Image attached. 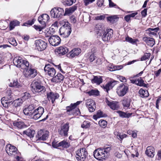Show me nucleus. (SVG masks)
I'll return each mask as SVG.
<instances>
[{
    "instance_id": "nucleus-1",
    "label": "nucleus",
    "mask_w": 161,
    "mask_h": 161,
    "mask_svg": "<svg viewBox=\"0 0 161 161\" xmlns=\"http://www.w3.org/2000/svg\"><path fill=\"white\" fill-rule=\"evenodd\" d=\"M63 25L59 30L60 35L64 38L68 37L71 32V27L70 24L67 21L61 22Z\"/></svg>"
},
{
    "instance_id": "nucleus-2",
    "label": "nucleus",
    "mask_w": 161,
    "mask_h": 161,
    "mask_svg": "<svg viewBox=\"0 0 161 161\" xmlns=\"http://www.w3.org/2000/svg\"><path fill=\"white\" fill-rule=\"evenodd\" d=\"M31 87L32 92L37 95L43 94L46 91L45 87L39 82H33L31 84Z\"/></svg>"
},
{
    "instance_id": "nucleus-3",
    "label": "nucleus",
    "mask_w": 161,
    "mask_h": 161,
    "mask_svg": "<svg viewBox=\"0 0 161 161\" xmlns=\"http://www.w3.org/2000/svg\"><path fill=\"white\" fill-rule=\"evenodd\" d=\"M82 102V101H78L74 103H71L69 106L66 107V112L69 115H78L80 114V112L78 108H75L77 106Z\"/></svg>"
},
{
    "instance_id": "nucleus-4",
    "label": "nucleus",
    "mask_w": 161,
    "mask_h": 161,
    "mask_svg": "<svg viewBox=\"0 0 161 161\" xmlns=\"http://www.w3.org/2000/svg\"><path fill=\"white\" fill-rule=\"evenodd\" d=\"M6 150L8 155L13 156L15 158V161L21 160V158L19 156V153H17V149L15 146L8 144L6 146Z\"/></svg>"
},
{
    "instance_id": "nucleus-5",
    "label": "nucleus",
    "mask_w": 161,
    "mask_h": 161,
    "mask_svg": "<svg viewBox=\"0 0 161 161\" xmlns=\"http://www.w3.org/2000/svg\"><path fill=\"white\" fill-rule=\"evenodd\" d=\"M14 65L17 67L21 68L23 69H26L29 67V64L26 60H23L20 57H16L14 58L13 61Z\"/></svg>"
},
{
    "instance_id": "nucleus-6",
    "label": "nucleus",
    "mask_w": 161,
    "mask_h": 161,
    "mask_svg": "<svg viewBox=\"0 0 161 161\" xmlns=\"http://www.w3.org/2000/svg\"><path fill=\"white\" fill-rule=\"evenodd\" d=\"M129 90V85L126 83H121L118 86L116 89V92L119 97L125 95Z\"/></svg>"
},
{
    "instance_id": "nucleus-7",
    "label": "nucleus",
    "mask_w": 161,
    "mask_h": 161,
    "mask_svg": "<svg viewBox=\"0 0 161 161\" xmlns=\"http://www.w3.org/2000/svg\"><path fill=\"white\" fill-rule=\"evenodd\" d=\"M76 158L78 161H84L87 155V152L84 147L80 148L76 152Z\"/></svg>"
},
{
    "instance_id": "nucleus-8",
    "label": "nucleus",
    "mask_w": 161,
    "mask_h": 161,
    "mask_svg": "<svg viewBox=\"0 0 161 161\" xmlns=\"http://www.w3.org/2000/svg\"><path fill=\"white\" fill-rule=\"evenodd\" d=\"M51 16L54 18H61L64 16V11L63 8H54L50 11Z\"/></svg>"
},
{
    "instance_id": "nucleus-9",
    "label": "nucleus",
    "mask_w": 161,
    "mask_h": 161,
    "mask_svg": "<svg viewBox=\"0 0 161 161\" xmlns=\"http://www.w3.org/2000/svg\"><path fill=\"white\" fill-rule=\"evenodd\" d=\"M94 157L99 160H103L107 158V155H105L102 148H97L94 150L93 153Z\"/></svg>"
},
{
    "instance_id": "nucleus-10",
    "label": "nucleus",
    "mask_w": 161,
    "mask_h": 161,
    "mask_svg": "<svg viewBox=\"0 0 161 161\" xmlns=\"http://www.w3.org/2000/svg\"><path fill=\"white\" fill-rule=\"evenodd\" d=\"M35 48L38 51H42L45 49L47 46V43L42 40H37L35 41Z\"/></svg>"
},
{
    "instance_id": "nucleus-11",
    "label": "nucleus",
    "mask_w": 161,
    "mask_h": 161,
    "mask_svg": "<svg viewBox=\"0 0 161 161\" xmlns=\"http://www.w3.org/2000/svg\"><path fill=\"white\" fill-rule=\"evenodd\" d=\"M69 124L66 123L61 126L60 129H59L58 131L59 135L62 136L67 137L68 136V131L69 128Z\"/></svg>"
},
{
    "instance_id": "nucleus-12",
    "label": "nucleus",
    "mask_w": 161,
    "mask_h": 161,
    "mask_svg": "<svg viewBox=\"0 0 161 161\" xmlns=\"http://www.w3.org/2000/svg\"><path fill=\"white\" fill-rule=\"evenodd\" d=\"M49 132L45 130H41L38 132L36 137L39 140L45 141L48 137Z\"/></svg>"
},
{
    "instance_id": "nucleus-13",
    "label": "nucleus",
    "mask_w": 161,
    "mask_h": 161,
    "mask_svg": "<svg viewBox=\"0 0 161 161\" xmlns=\"http://www.w3.org/2000/svg\"><path fill=\"white\" fill-rule=\"evenodd\" d=\"M50 44L53 46H56L58 45L61 42L60 37L57 35H52L48 39Z\"/></svg>"
},
{
    "instance_id": "nucleus-14",
    "label": "nucleus",
    "mask_w": 161,
    "mask_h": 161,
    "mask_svg": "<svg viewBox=\"0 0 161 161\" xmlns=\"http://www.w3.org/2000/svg\"><path fill=\"white\" fill-rule=\"evenodd\" d=\"M44 70L46 73L51 77H53L56 73L55 69L53 67H51L50 64H48L45 65Z\"/></svg>"
},
{
    "instance_id": "nucleus-15",
    "label": "nucleus",
    "mask_w": 161,
    "mask_h": 161,
    "mask_svg": "<svg viewBox=\"0 0 161 161\" xmlns=\"http://www.w3.org/2000/svg\"><path fill=\"white\" fill-rule=\"evenodd\" d=\"M113 33V30L111 29L106 30L105 31H104L102 36L103 41L106 42L109 40L112 37Z\"/></svg>"
},
{
    "instance_id": "nucleus-16",
    "label": "nucleus",
    "mask_w": 161,
    "mask_h": 161,
    "mask_svg": "<svg viewBox=\"0 0 161 161\" xmlns=\"http://www.w3.org/2000/svg\"><path fill=\"white\" fill-rule=\"evenodd\" d=\"M28 67H27V69H25L26 71V72H25L24 74L25 76L28 78L34 77L37 74L36 70L34 69L30 68L28 71Z\"/></svg>"
},
{
    "instance_id": "nucleus-17",
    "label": "nucleus",
    "mask_w": 161,
    "mask_h": 161,
    "mask_svg": "<svg viewBox=\"0 0 161 161\" xmlns=\"http://www.w3.org/2000/svg\"><path fill=\"white\" fill-rule=\"evenodd\" d=\"M35 108L32 105H30L23 110V112L25 114L30 116L32 119Z\"/></svg>"
},
{
    "instance_id": "nucleus-18",
    "label": "nucleus",
    "mask_w": 161,
    "mask_h": 161,
    "mask_svg": "<svg viewBox=\"0 0 161 161\" xmlns=\"http://www.w3.org/2000/svg\"><path fill=\"white\" fill-rule=\"evenodd\" d=\"M118 83V81L114 80H111L109 81L105 85L103 86L104 89L106 90V91L108 92V91L112 89L115 85Z\"/></svg>"
},
{
    "instance_id": "nucleus-19",
    "label": "nucleus",
    "mask_w": 161,
    "mask_h": 161,
    "mask_svg": "<svg viewBox=\"0 0 161 161\" xmlns=\"http://www.w3.org/2000/svg\"><path fill=\"white\" fill-rule=\"evenodd\" d=\"M47 95L48 100L49 101H51L52 103H53L55 100L59 97L58 94L52 92L47 93Z\"/></svg>"
},
{
    "instance_id": "nucleus-20",
    "label": "nucleus",
    "mask_w": 161,
    "mask_h": 161,
    "mask_svg": "<svg viewBox=\"0 0 161 161\" xmlns=\"http://www.w3.org/2000/svg\"><path fill=\"white\" fill-rule=\"evenodd\" d=\"M68 52L67 48L65 47L61 46L56 49L55 52L56 54L60 56L66 54Z\"/></svg>"
},
{
    "instance_id": "nucleus-21",
    "label": "nucleus",
    "mask_w": 161,
    "mask_h": 161,
    "mask_svg": "<svg viewBox=\"0 0 161 161\" xmlns=\"http://www.w3.org/2000/svg\"><path fill=\"white\" fill-rule=\"evenodd\" d=\"M49 19V16L46 14H43L38 17V21L39 22L43 25H46V22Z\"/></svg>"
},
{
    "instance_id": "nucleus-22",
    "label": "nucleus",
    "mask_w": 161,
    "mask_h": 161,
    "mask_svg": "<svg viewBox=\"0 0 161 161\" xmlns=\"http://www.w3.org/2000/svg\"><path fill=\"white\" fill-rule=\"evenodd\" d=\"M131 100L130 98L124 97L121 101V103L123 107L126 109H130Z\"/></svg>"
},
{
    "instance_id": "nucleus-23",
    "label": "nucleus",
    "mask_w": 161,
    "mask_h": 161,
    "mask_svg": "<svg viewBox=\"0 0 161 161\" xmlns=\"http://www.w3.org/2000/svg\"><path fill=\"white\" fill-rule=\"evenodd\" d=\"M106 103L110 108L114 110H117L119 108L118 103L116 102H110L107 100Z\"/></svg>"
},
{
    "instance_id": "nucleus-24",
    "label": "nucleus",
    "mask_w": 161,
    "mask_h": 161,
    "mask_svg": "<svg viewBox=\"0 0 161 161\" xmlns=\"http://www.w3.org/2000/svg\"><path fill=\"white\" fill-rule=\"evenodd\" d=\"M143 40L148 45L152 47L155 44V41L153 38L148 37L143 38Z\"/></svg>"
},
{
    "instance_id": "nucleus-25",
    "label": "nucleus",
    "mask_w": 161,
    "mask_h": 161,
    "mask_svg": "<svg viewBox=\"0 0 161 161\" xmlns=\"http://www.w3.org/2000/svg\"><path fill=\"white\" fill-rule=\"evenodd\" d=\"M146 154L148 157L153 158L154 155V148L152 146H148L145 152Z\"/></svg>"
},
{
    "instance_id": "nucleus-26",
    "label": "nucleus",
    "mask_w": 161,
    "mask_h": 161,
    "mask_svg": "<svg viewBox=\"0 0 161 161\" xmlns=\"http://www.w3.org/2000/svg\"><path fill=\"white\" fill-rule=\"evenodd\" d=\"M64 78V76L60 73H58L57 75L52 79L53 82H60L63 81Z\"/></svg>"
},
{
    "instance_id": "nucleus-27",
    "label": "nucleus",
    "mask_w": 161,
    "mask_h": 161,
    "mask_svg": "<svg viewBox=\"0 0 161 161\" xmlns=\"http://www.w3.org/2000/svg\"><path fill=\"white\" fill-rule=\"evenodd\" d=\"M81 52V50L80 48L74 49L69 52V57L71 58H74L78 56Z\"/></svg>"
},
{
    "instance_id": "nucleus-28",
    "label": "nucleus",
    "mask_w": 161,
    "mask_h": 161,
    "mask_svg": "<svg viewBox=\"0 0 161 161\" xmlns=\"http://www.w3.org/2000/svg\"><path fill=\"white\" fill-rule=\"evenodd\" d=\"M14 126L19 129H23L26 127V125L23 122L15 121L13 122Z\"/></svg>"
},
{
    "instance_id": "nucleus-29",
    "label": "nucleus",
    "mask_w": 161,
    "mask_h": 161,
    "mask_svg": "<svg viewBox=\"0 0 161 161\" xmlns=\"http://www.w3.org/2000/svg\"><path fill=\"white\" fill-rule=\"evenodd\" d=\"M117 113L120 117L122 118H129L132 114V113H127L120 110L117 111Z\"/></svg>"
},
{
    "instance_id": "nucleus-30",
    "label": "nucleus",
    "mask_w": 161,
    "mask_h": 161,
    "mask_svg": "<svg viewBox=\"0 0 161 161\" xmlns=\"http://www.w3.org/2000/svg\"><path fill=\"white\" fill-rule=\"evenodd\" d=\"M7 109L9 111L11 112H16L18 111L17 108L15 106V105L12 101H10V104L8 105Z\"/></svg>"
},
{
    "instance_id": "nucleus-31",
    "label": "nucleus",
    "mask_w": 161,
    "mask_h": 161,
    "mask_svg": "<svg viewBox=\"0 0 161 161\" xmlns=\"http://www.w3.org/2000/svg\"><path fill=\"white\" fill-rule=\"evenodd\" d=\"M103 82V79L100 76H93V78L92 80V82L93 83H96L99 85Z\"/></svg>"
},
{
    "instance_id": "nucleus-32",
    "label": "nucleus",
    "mask_w": 161,
    "mask_h": 161,
    "mask_svg": "<svg viewBox=\"0 0 161 161\" xmlns=\"http://www.w3.org/2000/svg\"><path fill=\"white\" fill-rule=\"evenodd\" d=\"M107 18V20L110 23L114 24L118 21L119 18L117 15H114L108 17Z\"/></svg>"
},
{
    "instance_id": "nucleus-33",
    "label": "nucleus",
    "mask_w": 161,
    "mask_h": 161,
    "mask_svg": "<svg viewBox=\"0 0 161 161\" xmlns=\"http://www.w3.org/2000/svg\"><path fill=\"white\" fill-rule=\"evenodd\" d=\"M9 86L11 87L17 88H20L22 86L21 84L18 82L17 79L12 80L9 84Z\"/></svg>"
},
{
    "instance_id": "nucleus-34",
    "label": "nucleus",
    "mask_w": 161,
    "mask_h": 161,
    "mask_svg": "<svg viewBox=\"0 0 161 161\" xmlns=\"http://www.w3.org/2000/svg\"><path fill=\"white\" fill-rule=\"evenodd\" d=\"M106 116L107 115L106 114H103L102 111L99 110L98 111L96 114L93 115V118L94 119L96 120L98 118Z\"/></svg>"
},
{
    "instance_id": "nucleus-35",
    "label": "nucleus",
    "mask_w": 161,
    "mask_h": 161,
    "mask_svg": "<svg viewBox=\"0 0 161 161\" xmlns=\"http://www.w3.org/2000/svg\"><path fill=\"white\" fill-rule=\"evenodd\" d=\"M23 133L30 137V138L33 137L35 134V131L34 130L30 129H28L26 130L23 131Z\"/></svg>"
},
{
    "instance_id": "nucleus-36",
    "label": "nucleus",
    "mask_w": 161,
    "mask_h": 161,
    "mask_svg": "<svg viewBox=\"0 0 161 161\" xmlns=\"http://www.w3.org/2000/svg\"><path fill=\"white\" fill-rule=\"evenodd\" d=\"M159 30V28L157 27L155 28H149L147 30L149 31L148 34L150 36L152 35L155 36L157 35V33Z\"/></svg>"
},
{
    "instance_id": "nucleus-37",
    "label": "nucleus",
    "mask_w": 161,
    "mask_h": 161,
    "mask_svg": "<svg viewBox=\"0 0 161 161\" xmlns=\"http://www.w3.org/2000/svg\"><path fill=\"white\" fill-rule=\"evenodd\" d=\"M6 97H3L1 99V103L4 107L7 108L8 107V105L10 104V102L8 99L6 100Z\"/></svg>"
},
{
    "instance_id": "nucleus-38",
    "label": "nucleus",
    "mask_w": 161,
    "mask_h": 161,
    "mask_svg": "<svg viewBox=\"0 0 161 161\" xmlns=\"http://www.w3.org/2000/svg\"><path fill=\"white\" fill-rule=\"evenodd\" d=\"M139 93L141 97H147L149 96V94L147 91L144 90L142 89H141L139 91Z\"/></svg>"
},
{
    "instance_id": "nucleus-39",
    "label": "nucleus",
    "mask_w": 161,
    "mask_h": 161,
    "mask_svg": "<svg viewBox=\"0 0 161 161\" xmlns=\"http://www.w3.org/2000/svg\"><path fill=\"white\" fill-rule=\"evenodd\" d=\"M19 22L17 20L11 21L9 23V29L10 31L13 29L15 26L19 25Z\"/></svg>"
},
{
    "instance_id": "nucleus-40",
    "label": "nucleus",
    "mask_w": 161,
    "mask_h": 161,
    "mask_svg": "<svg viewBox=\"0 0 161 161\" xmlns=\"http://www.w3.org/2000/svg\"><path fill=\"white\" fill-rule=\"evenodd\" d=\"M59 145L60 147H61L64 148H68L70 146V144L67 141L64 140L60 142Z\"/></svg>"
},
{
    "instance_id": "nucleus-41",
    "label": "nucleus",
    "mask_w": 161,
    "mask_h": 161,
    "mask_svg": "<svg viewBox=\"0 0 161 161\" xmlns=\"http://www.w3.org/2000/svg\"><path fill=\"white\" fill-rule=\"evenodd\" d=\"M144 80L142 79L141 77H140L137 79L136 85L140 86H143L145 87H147V85L145 84L144 82Z\"/></svg>"
},
{
    "instance_id": "nucleus-42",
    "label": "nucleus",
    "mask_w": 161,
    "mask_h": 161,
    "mask_svg": "<svg viewBox=\"0 0 161 161\" xmlns=\"http://www.w3.org/2000/svg\"><path fill=\"white\" fill-rule=\"evenodd\" d=\"M23 102V101L22 99L18 98L14 100L13 102L14 104V105H15V106L18 108V107L21 105Z\"/></svg>"
},
{
    "instance_id": "nucleus-43",
    "label": "nucleus",
    "mask_w": 161,
    "mask_h": 161,
    "mask_svg": "<svg viewBox=\"0 0 161 161\" xmlns=\"http://www.w3.org/2000/svg\"><path fill=\"white\" fill-rule=\"evenodd\" d=\"M36 19L34 18L31 20H29L24 23L22 25L27 26H31L34 23Z\"/></svg>"
},
{
    "instance_id": "nucleus-44",
    "label": "nucleus",
    "mask_w": 161,
    "mask_h": 161,
    "mask_svg": "<svg viewBox=\"0 0 161 161\" xmlns=\"http://www.w3.org/2000/svg\"><path fill=\"white\" fill-rule=\"evenodd\" d=\"M76 0H65L63 2L64 5L70 6L76 2Z\"/></svg>"
},
{
    "instance_id": "nucleus-45",
    "label": "nucleus",
    "mask_w": 161,
    "mask_h": 161,
    "mask_svg": "<svg viewBox=\"0 0 161 161\" xmlns=\"http://www.w3.org/2000/svg\"><path fill=\"white\" fill-rule=\"evenodd\" d=\"M125 41L133 44H135L136 43V42L138 41V40L136 39H133L129 36H127L125 38Z\"/></svg>"
},
{
    "instance_id": "nucleus-46",
    "label": "nucleus",
    "mask_w": 161,
    "mask_h": 161,
    "mask_svg": "<svg viewBox=\"0 0 161 161\" xmlns=\"http://www.w3.org/2000/svg\"><path fill=\"white\" fill-rule=\"evenodd\" d=\"M33 115L32 117V119H34L36 120L42 117L41 115H39V113L37 112L35 109H34Z\"/></svg>"
},
{
    "instance_id": "nucleus-47",
    "label": "nucleus",
    "mask_w": 161,
    "mask_h": 161,
    "mask_svg": "<svg viewBox=\"0 0 161 161\" xmlns=\"http://www.w3.org/2000/svg\"><path fill=\"white\" fill-rule=\"evenodd\" d=\"M98 124L101 127L104 128L107 126V122L104 120L101 119L99 121Z\"/></svg>"
},
{
    "instance_id": "nucleus-48",
    "label": "nucleus",
    "mask_w": 161,
    "mask_h": 161,
    "mask_svg": "<svg viewBox=\"0 0 161 161\" xmlns=\"http://www.w3.org/2000/svg\"><path fill=\"white\" fill-rule=\"evenodd\" d=\"M90 126V123L88 121H84L81 124V127L83 128H87Z\"/></svg>"
},
{
    "instance_id": "nucleus-49",
    "label": "nucleus",
    "mask_w": 161,
    "mask_h": 161,
    "mask_svg": "<svg viewBox=\"0 0 161 161\" xmlns=\"http://www.w3.org/2000/svg\"><path fill=\"white\" fill-rule=\"evenodd\" d=\"M103 152L105 155H107V157L108 156L110 151L111 150L110 147H107L105 148H102Z\"/></svg>"
},
{
    "instance_id": "nucleus-50",
    "label": "nucleus",
    "mask_w": 161,
    "mask_h": 161,
    "mask_svg": "<svg viewBox=\"0 0 161 161\" xmlns=\"http://www.w3.org/2000/svg\"><path fill=\"white\" fill-rule=\"evenodd\" d=\"M35 109L36 111H37V112H38L39 114V115H41V116H42L44 112V108L43 107H39L36 109Z\"/></svg>"
},
{
    "instance_id": "nucleus-51",
    "label": "nucleus",
    "mask_w": 161,
    "mask_h": 161,
    "mask_svg": "<svg viewBox=\"0 0 161 161\" xmlns=\"http://www.w3.org/2000/svg\"><path fill=\"white\" fill-rule=\"evenodd\" d=\"M95 103V102L93 100L89 99L86 100V104L87 107L89 106H91L90 105H94Z\"/></svg>"
},
{
    "instance_id": "nucleus-52",
    "label": "nucleus",
    "mask_w": 161,
    "mask_h": 161,
    "mask_svg": "<svg viewBox=\"0 0 161 161\" xmlns=\"http://www.w3.org/2000/svg\"><path fill=\"white\" fill-rule=\"evenodd\" d=\"M34 26L36 30L37 31H40L43 29L45 28L46 25H42V26H40L35 25H34Z\"/></svg>"
},
{
    "instance_id": "nucleus-53",
    "label": "nucleus",
    "mask_w": 161,
    "mask_h": 161,
    "mask_svg": "<svg viewBox=\"0 0 161 161\" xmlns=\"http://www.w3.org/2000/svg\"><path fill=\"white\" fill-rule=\"evenodd\" d=\"M9 43L12 45L16 46L17 45V43L16 42L15 39L12 38L9 39Z\"/></svg>"
},
{
    "instance_id": "nucleus-54",
    "label": "nucleus",
    "mask_w": 161,
    "mask_h": 161,
    "mask_svg": "<svg viewBox=\"0 0 161 161\" xmlns=\"http://www.w3.org/2000/svg\"><path fill=\"white\" fill-rule=\"evenodd\" d=\"M150 53H146L142 57L141 60H145L148 59L150 57Z\"/></svg>"
},
{
    "instance_id": "nucleus-55",
    "label": "nucleus",
    "mask_w": 161,
    "mask_h": 161,
    "mask_svg": "<svg viewBox=\"0 0 161 161\" xmlns=\"http://www.w3.org/2000/svg\"><path fill=\"white\" fill-rule=\"evenodd\" d=\"M90 106H89L88 107H87L89 111L91 112L94 111L96 108L95 103H94V105H92Z\"/></svg>"
},
{
    "instance_id": "nucleus-56",
    "label": "nucleus",
    "mask_w": 161,
    "mask_h": 161,
    "mask_svg": "<svg viewBox=\"0 0 161 161\" xmlns=\"http://www.w3.org/2000/svg\"><path fill=\"white\" fill-rule=\"evenodd\" d=\"M89 94L90 95H97L99 94V92L98 90H92L89 92Z\"/></svg>"
},
{
    "instance_id": "nucleus-57",
    "label": "nucleus",
    "mask_w": 161,
    "mask_h": 161,
    "mask_svg": "<svg viewBox=\"0 0 161 161\" xmlns=\"http://www.w3.org/2000/svg\"><path fill=\"white\" fill-rule=\"evenodd\" d=\"M7 98L8 100H10L12 99V97H13L11 95L12 93L11 92L10 90H7Z\"/></svg>"
},
{
    "instance_id": "nucleus-58",
    "label": "nucleus",
    "mask_w": 161,
    "mask_h": 161,
    "mask_svg": "<svg viewBox=\"0 0 161 161\" xmlns=\"http://www.w3.org/2000/svg\"><path fill=\"white\" fill-rule=\"evenodd\" d=\"M97 58L96 56L95 55L94 53H92L90 56L89 57V60L90 62H93L94 60Z\"/></svg>"
},
{
    "instance_id": "nucleus-59",
    "label": "nucleus",
    "mask_w": 161,
    "mask_h": 161,
    "mask_svg": "<svg viewBox=\"0 0 161 161\" xmlns=\"http://www.w3.org/2000/svg\"><path fill=\"white\" fill-rule=\"evenodd\" d=\"M73 13L69 8H66L65 9V12H64V16H65L66 15H69Z\"/></svg>"
},
{
    "instance_id": "nucleus-60",
    "label": "nucleus",
    "mask_w": 161,
    "mask_h": 161,
    "mask_svg": "<svg viewBox=\"0 0 161 161\" xmlns=\"http://www.w3.org/2000/svg\"><path fill=\"white\" fill-rule=\"evenodd\" d=\"M59 143L60 142H58L53 141L52 143V146L53 147L57 148L60 147V146L59 145Z\"/></svg>"
},
{
    "instance_id": "nucleus-61",
    "label": "nucleus",
    "mask_w": 161,
    "mask_h": 161,
    "mask_svg": "<svg viewBox=\"0 0 161 161\" xmlns=\"http://www.w3.org/2000/svg\"><path fill=\"white\" fill-rule=\"evenodd\" d=\"M127 135L125 134L123 135H119L117 136V138L120 141L122 140L124 138L126 137Z\"/></svg>"
},
{
    "instance_id": "nucleus-62",
    "label": "nucleus",
    "mask_w": 161,
    "mask_h": 161,
    "mask_svg": "<svg viewBox=\"0 0 161 161\" xmlns=\"http://www.w3.org/2000/svg\"><path fill=\"white\" fill-rule=\"evenodd\" d=\"M147 9L145 8L141 12V14L143 17H145L147 15Z\"/></svg>"
},
{
    "instance_id": "nucleus-63",
    "label": "nucleus",
    "mask_w": 161,
    "mask_h": 161,
    "mask_svg": "<svg viewBox=\"0 0 161 161\" xmlns=\"http://www.w3.org/2000/svg\"><path fill=\"white\" fill-rule=\"evenodd\" d=\"M109 6L110 7H114L116 8H118L120 9V8L116 4L113 3V2H111L109 3Z\"/></svg>"
},
{
    "instance_id": "nucleus-64",
    "label": "nucleus",
    "mask_w": 161,
    "mask_h": 161,
    "mask_svg": "<svg viewBox=\"0 0 161 161\" xmlns=\"http://www.w3.org/2000/svg\"><path fill=\"white\" fill-rule=\"evenodd\" d=\"M95 0H84V3L85 6H87L89 4L92 3Z\"/></svg>"
}]
</instances>
